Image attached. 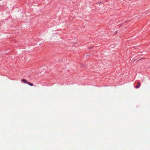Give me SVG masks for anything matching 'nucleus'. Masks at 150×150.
<instances>
[{
    "label": "nucleus",
    "mask_w": 150,
    "mask_h": 150,
    "mask_svg": "<svg viewBox=\"0 0 150 150\" xmlns=\"http://www.w3.org/2000/svg\"><path fill=\"white\" fill-rule=\"evenodd\" d=\"M137 84V85H136L135 87L136 88H139L141 85V84L139 82H138Z\"/></svg>",
    "instance_id": "f257e3e1"
},
{
    "label": "nucleus",
    "mask_w": 150,
    "mask_h": 150,
    "mask_svg": "<svg viewBox=\"0 0 150 150\" xmlns=\"http://www.w3.org/2000/svg\"><path fill=\"white\" fill-rule=\"evenodd\" d=\"M21 80L25 83H27V82H28V81H27L25 79H22Z\"/></svg>",
    "instance_id": "f03ea898"
},
{
    "label": "nucleus",
    "mask_w": 150,
    "mask_h": 150,
    "mask_svg": "<svg viewBox=\"0 0 150 150\" xmlns=\"http://www.w3.org/2000/svg\"><path fill=\"white\" fill-rule=\"evenodd\" d=\"M27 83L29 85H30V86H33V83H30L28 82H27Z\"/></svg>",
    "instance_id": "7ed1b4c3"
}]
</instances>
